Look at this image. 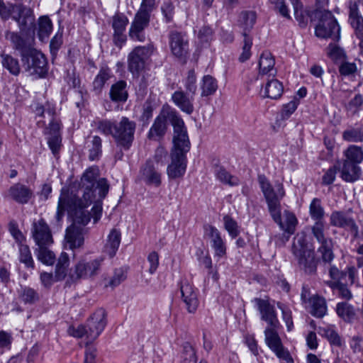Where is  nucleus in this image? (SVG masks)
Wrapping results in <instances>:
<instances>
[{"label":"nucleus","mask_w":363,"mask_h":363,"mask_svg":"<svg viewBox=\"0 0 363 363\" xmlns=\"http://www.w3.org/2000/svg\"><path fill=\"white\" fill-rule=\"evenodd\" d=\"M315 34L320 38H331L334 41L340 40V27L330 11L324 10L321 13Z\"/></svg>","instance_id":"obj_8"},{"label":"nucleus","mask_w":363,"mask_h":363,"mask_svg":"<svg viewBox=\"0 0 363 363\" xmlns=\"http://www.w3.org/2000/svg\"><path fill=\"white\" fill-rule=\"evenodd\" d=\"M128 96V84L125 80H118L111 86L109 97L113 102L125 103Z\"/></svg>","instance_id":"obj_31"},{"label":"nucleus","mask_w":363,"mask_h":363,"mask_svg":"<svg viewBox=\"0 0 363 363\" xmlns=\"http://www.w3.org/2000/svg\"><path fill=\"white\" fill-rule=\"evenodd\" d=\"M275 60L272 54L268 51H264L259 60V74L255 76V80H257L259 76L268 75L274 77L277 70L274 68Z\"/></svg>","instance_id":"obj_30"},{"label":"nucleus","mask_w":363,"mask_h":363,"mask_svg":"<svg viewBox=\"0 0 363 363\" xmlns=\"http://www.w3.org/2000/svg\"><path fill=\"white\" fill-rule=\"evenodd\" d=\"M240 24L243 28L244 45L242 52L240 56V60L245 62L251 56L250 49L252 45V38L247 34L254 26L256 21V13L252 11H245L241 12L240 15Z\"/></svg>","instance_id":"obj_12"},{"label":"nucleus","mask_w":363,"mask_h":363,"mask_svg":"<svg viewBox=\"0 0 363 363\" xmlns=\"http://www.w3.org/2000/svg\"><path fill=\"white\" fill-rule=\"evenodd\" d=\"M336 312L346 322H351L355 317L354 308L346 302L338 303L336 306Z\"/></svg>","instance_id":"obj_44"},{"label":"nucleus","mask_w":363,"mask_h":363,"mask_svg":"<svg viewBox=\"0 0 363 363\" xmlns=\"http://www.w3.org/2000/svg\"><path fill=\"white\" fill-rule=\"evenodd\" d=\"M342 161L359 165L363 162V148L355 145H349L342 152Z\"/></svg>","instance_id":"obj_32"},{"label":"nucleus","mask_w":363,"mask_h":363,"mask_svg":"<svg viewBox=\"0 0 363 363\" xmlns=\"http://www.w3.org/2000/svg\"><path fill=\"white\" fill-rule=\"evenodd\" d=\"M2 65L13 75H18L20 72V66L16 59L11 55L2 54Z\"/></svg>","instance_id":"obj_47"},{"label":"nucleus","mask_w":363,"mask_h":363,"mask_svg":"<svg viewBox=\"0 0 363 363\" xmlns=\"http://www.w3.org/2000/svg\"><path fill=\"white\" fill-rule=\"evenodd\" d=\"M126 279V274L125 271L122 268L116 269L114 271L113 276L110 279L108 284L106 286L111 287H116L118 286L122 281Z\"/></svg>","instance_id":"obj_56"},{"label":"nucleus","mask_w":363,"mask_h":363,"mask_svg":"<svg viewBox=\"0 0 363 363\" xmlns=\"http://www.w3.org/2000/svg\"><path fill=\"white\" fill-rule=\"evenodd\" d=\"M349 21L354 28L356 36L359 39V47L363 49V18L359 12L358 4L356 1L349 3Z\"/></svg>","instance_id":"obj_25"},{"label":"nucleus","mask_w":363,"mask_h":363,"mask_svg":"<svg viewBox=\"0 0 363 363\" xmlns=\"http://www.w3.org/2000/svg\"><path fill=\"white\" fill-rule=\"evenodd\" d=\"M215 175L220 182L229 186H238L240 180L238 177L231 175L223 167H217L215 169Z\"/></svg>","instance_id":"obj_42"},{"label":"nucleus","mask_w":363,"mask_h":363,"mask_svg":"<svg viewBox=\"0 0 363 363\" xmlns=\"http://www.w3.org/2000/svg\"><path fill=\"white\" fill-rule=\"evenodd\" d=\"M88 332L89 330L86 327V325H79L77 328L74 327H69L68 329V333L74 337L77 338H82V337H86V339L88 340ZM89 342L87 341V343Z\"/></svg>","instance_id":"obj_57"},{"label":"nucleus","mask_w":363,"mask_h":363,"mask_svg":"<svg viewBox=\"0 0 363 363\" xmlns=\"http://www.w3.org/2000/svg\"><path fill=\"white\" fill-rule=\"evenodd\" d=\"M20 262L25 264L27 267H33V260L28 246L21 245L19 247Z\"/></svg>","instance_id":"obj_54"},{"label":"nucleus","mask_w":363,"mask_h":363,"mask_svg":"<svg viewBox=\"0 0 363 363\" xmlns=\"http://www.w3.org/2000/svg\"><path fill=\"white\" fill-rule=\"evenodd\" d=\"M291 252L297 259L301 270L308 275L316 274L319 260L314 251L307 248L303 236L297 235L294 238Z\"/></svg>","instance_id":"obj_6"},{"label":"nucleus","mask_w":363,"mask_h":363,"mask_svg":"<svg viewBox=\"0 0 363 363\" xmlns=\"http://www.w3.org/2000/svg\"><path fill=\"white\" fill-rule=\"evenodd\" d=\"M5 38L10 41L14 50L20 52L21 58L25 57L34 48L35 39L33 37H23L18 32L6 30Z\"/></svg>","instance_id":"obj_16"},{"label":"nucleus","mask_w":363,"mask_h":363,"mask_svg":"<svg viewBox=\"0 0 363 363\" xmlns=\"http://www.w3.org/2000/svg\"><path fill=\"white\" fill-rule=\"evenodd\" d=\"M309 214L311 218L315 220L314 224L311 226V233L325 231V210L320 199H313L309 206Z\"/></svg>","instance_id":"obj_21"},{"label":"nucleus","mask_w":363,"mask_h":363,"mask_svg":"<svg viewBox=\"0 0 363 363\" xmlns=\"http://www.w3.org/2000/svg\"><path fill=\"white\" fill-rule=\"evenodd\" d=\"M32 235L38 247L50 245L52 242L50 228L43 219L33 222Z\"/></svg>","instance_id":"obj_26"},{"label":"nucleus","mask_w":363,"mask_h":363,"mask_svg":"<svg viewBox=\"0 0 363 363\" xmlns=\"http://www.w3.org/2000/svg\"><path fill=\"white\" fill-rule=\"evenodd\" d=\"M181 359L180 363H196L197 360L196 351L190 343L184 344Z\"/></svg>","instance_id":"obj_49"},{"label":"nucleus","mask_w":363,"mask_h":363,"mask_svg":"<svg viewBox=\"0 0 363 363\" xmlns=\"http://www.w3.org/2000/svg\"><path fill=\"white\" fill-rule=\"evenodd\" d=\"M311 304V313L316 318H323L327 313L325 299L319 296H313L310 298Z\"/></svg>","instance_id":"obj_39"},{"label":"nucleus","mask_w":363,"mask_h":363,"mask_svg":"<svg viewBox=\"0 0 363 363\" xmlns=\"http://www.w3.org/2000/svg\"><path fill=\"white\" fill-rule=\"evenodd\" d=\"M155 0H142L140 6L135 13L128 30V36L135 42L143 43L146 40L145 29L149 26L151 13Z\"/></svg>","instance_id":"obj_5"},{"label":"nucleus","mask_w":363,"mask_h":363,"mask_svg":"<svg viewBox=\"0 0 363 363\" xmlns=\"http://www.w3.org/2000/svg\"><path fill=\"white\" fill-rule=\"evenodd\" d=\"M96 130L105 135H111L117 146L128 150L134 140L136 123L123 116L119 122L108 119L98 120L94 122Z\"/></svg>","instance_id":"obj_4"},{"label":"nucleus","mask_w":363,"mask_h":363,"mask_svg":"<svg viewBox=\"0 0 363 363\" xmlns=\"http://www.w3.org/2000/svg\"><path fill=\"white\" fill-rule=\"evenodd\" d=\"M284 87L282 84L277 79H267V82L264 86V97L270 98L272 99H279L283 93Z\"/></svg>","instance_id":"obj_35"},{"label":"nucleus","mask_w":363,"mask_h":363,"mask_svg":"<svg viewBox=\"0 0 363 363\" xmlns=\"http://www.w3.org/2000/svg\"><path fill=\"white\" fill-rule=\"evenodd\" d=\"M328 264V274L330 279L325 280L324 284L328 287L335 286L337 284L342 282V279L346 277L347 273L332 263Z\"/></svg>","instance_id":"obj_36"},{"label":"nucleus","mask_w":363,"mask_h":363,"mask_svg":"<svg viewBox=\"0 0 363 363\" xmlns=\"http://www.w3.org/2000/svg\"><path fill=\"white\" fill-rule=\"evenodd\" d=\"M19 296L25 303H33L39 299L38 292L30 287H21L19 291Z\"/></svg>","instance_id":"obj_50"},{"label":"nucleus","mask_w":363,"mask_h":363,"mask_svg":"<svg viewBox=\"0 0 363 363\" xmlns=\"http://www.w3.org/2000/svg\"><path fill=\"white\" fill-rule=\"evenodd\" d=\"M319 333L325 337L331 345L342 347L344 342L337 332L334 329V327L328 326L325 328H320Z\"/></svg>","instance_id":"obj_41"},{"label":"nucleus","mask_w":363,"mask_h":363,"mask_svg":"<svg viewBox=\"0 0 363 363\" xmlns=\"http://www.w3.org/2000/svg\"><path fill=\"white\" fill-rule=\"evenodd\" d=\"M339 171L340 177L347 183H354L360 179L362 172L359 165L342 160Z\"/></svg>","instance_id":"obj_27"},{"label":"nucleus","mask_w":363,"mask_h":363,"mask_svg":"<svg viewBox=\"0 0 363 363\" xmlns=\"http://www.w3.org/2000/svg\"><path fill=\"white\" fill-rule=\"evenodd\" d=\"M174 6L169 0H165L161 7L162 12L166 19V22H170L174 15Z\"/></svg>","instance_id":"obj_63"},{"label":"nucleus","mask_w":363,"mask_h":363,"mask_svg":"<svg viewBox=\"0 0 363 363\" xmlns=\"http://www.w3.org/2000/svg\"><path fill=\"white\" fill-rule=\"evenodd\" d=\"M23 67L30 75L43 77L48 72L47 60L44 55L33 48L25 57H22Z\"/></svg>","instance_id":"obj_9"},{"label":"nucleus","mask_w":363,"mask_h":363,"mask_svg":"<svg viewBox=\"0 0 363 363\" xmlns=\"http://www.w3.org/2000/svg\"><path fill=\"white\" fill-rule=\"evenodd\" d=\"M223 222L225 229L228 232L231 238H236L240 233L237 222L228 215L223 217Z\"/></svg>","instance_id":"obj_52"},{"label":"nucleus","mask_w":363,"mask_h":363,"mask_svg":"<svg viewBox=\"0 0 363 363\" xmlns=\"http://www.w3.org/2000/svg\"><path fill=\"white\" fill-rule=\"evenodd\" d=\"M363 104V97L360 94H356L353 99H352L347 105L346 108L348 111L352 112L353 114L357 113L360 107Z\"/></svg>","instance_id":"obj_58"},{"label":"nucleus","mask_w":363,"mask_h":363,"mask_svg":"<svg viewBox=\"0 0 363 363\" xmlns=\"http://www.w3.org/2000/svg\"><path fill=\"white\" fill-rule=\"evenodd\" d=\"M128 18L123 13H116L112 17V28L113 32H125Z\"/></svg>","instance_id":"obj_51"},{"label":"nucleus","mask_w":363,"mask_h":363,"mask_svg":"<svg viewBox=\"0 0 363 363\" xmlns=\"http://www.w3.org/2000/svg\"><path fill=\"white\" fill-rule=\"evenodd\" d=\"M333 291H338V296L341 298L350 300L352 298V294L347 286L342 282L337 284L335 286L330 287Z\"/></svg>","instance_id":"obj_59"},{"label":"nucleus","mask_w":363,"mask_h":363,"mask_svg":"<svg viewBox=\"0 0 363 363\" xmlns=\"http://www.w3.org/2000/svg\"><path fill=\"white\" fill-rule=\"evenodd\" d=\"M252 301L260 313L261 319L268 324V327L280 326L274 306L271 305L267 300L259 298H255Z\"/></svg>","instance_id":"obj_22"},{"label":"nucleus","mask_w":363,"mask_h":363,"mask_svg":"<svg viewBox=\"0 0 363 363\" xmlns=\"http://www.w3.org/2000/svg\"><path fill=\"white\" fill-rule=\"evenodd\" d=\"M38 37L40 40L48 38L52 30V23L48 16H42L38 18Z\"/></svg>","instance_id":"obj_43"},{"label":"nucleus","mask_w":363,"mask_h":363,"mask_svg":"<svg viewBox=\"0 0 363 363\" xmlns=\"http://www.w3.org/2000/svg\"><path fill=\"white\" fill-rule=\"evenodd\" d=\"M37 257L41 262L47 265H52L55 262V254L45 247V245L38 247Z\"/></svg>","instance_id":"obj_48"},{"label":"nucleus","mask_w":363,"mask_h":363,"mask_svg":"<svg viewBox=\"0 0 363 363\" xmlns=\"http://www.w3.org/2000/svg\"><path fill=\"white\" fill-rule=\"evenodd\" d=\"M317 242L320 244L317 251L320 254L321 261L325 264H330L335 259L333 252V239L325 235V231L312 233Z\"/></svg>","instance_id":"obj_18"},{"label":"nucleus","mask_w":363,"mask_h":363,"mask_svg":"<svg viewBox=\"0 0 363 363\" xmlns=\"http://www.w3.org/2000/svg\"><path fill=\"white\" fill-rule=\"evenodd\" d=\"M141 179L148 185L159 186L161 184V174L155 167L152 161L147 160L140 169Z\"/></svg>","instance_id":"obj_29"},{"label":"nucleus","mask_w":363,"mask_h":363,"mask_svg":"<svg viewBox=\"0 0 363 363\" xmlns=\"http://www.w3.org/2000/svg\"><path fill=\"white\" fill-rule=\"evenodd\" d=\"M102 140L99 136L92 137L90 144L88 145L89 159L90 160H99L102 152Z\"/></svg>","instance_id":"obj_45"},{"label":"nucleus","mask_w":363,"mask_h":363,"mask_svg":"<svg viewBox=\"0 0 363 363\" xmlns=\"http://www.w3.org/2000/svg\"><path fill=\"white\" fill-rule=\"evenodd\" d=\"M218 87L217 80L209 74L203 76L200 83L201 96L205 97L214 94Z\"/></svg>","instance_id":"obj_37"},{"label":"nucleus","mask_w":363,"mask_h":363,"mask_svg":"<svg viewBox=\"0 0 363 363\" xmlns=\"http://www.w3.org/2000/svg\"><path fill=\"white\" fill-rule=\"evenodd\" d=\"M194 96H189V94L182 90H177L172 95L173 103L183 112L190 115L194 111Z\"/></svg>","instance_id":"obj_28"},{"label":"nucleus","mask_w":363,"mask_h":363,"mask_svg":"<svg viewBox=\"0 0 363 363\" xmlns=\"http://www.w3.org/2000/svg\"><path fill=\"white\" fill-rule=\"evenodd\" d=\"M11 18L15 21L21 32L35 25L33 10L22 4H16L12 9Z\"/></svg>","instance_id":"obj_14"},{"label":"nucleus","mask_w":363,"mask_h":363,"mask_svg":"<svg viewBox=\"0 0 363 363\" xmlns=\"http://www.w3.org/2000/svg\"><path fill=\"white\" fill-rule=\"evenodd\" d=\"M121 243V232L115 228L112 229L108 235L107 242L104 246V252L110 257L115 256Z\"/></svg>","instance_id":"obj_34"},{"label":"nucleus","mask_w":363,"mask_h":363,"mask_svg":"<svg viewBox=\"0 0 363 363\" xmlns=\"http://www.w3.org/2000/svg\"><path fill=\"white\" fill-rule=\"evenodd\" d=\"M69 265V256L66 252H62L57 259L55 271V281L63 280L67 276V269Z\"/></svg>","instance_id":"obj_38"},{"label":"nucleus","mask_w":363,"mask_h":363,"mask_svg":"<svg viewBox=\"0 0 363 363\" xmlns=\"http://www.w3.org/2000/svg\"><path fill=\"white\" fill-rule=\"evenodd\" d=\"M277 306L282 312V318L286 325L288 331H291L294 328L291 310L279 303L277 304Z\"/></svg>","instance_id":"obj_61"},{"label":"nucleus","mask_w":363,"mask_h":363,"mask_svg":"<svg viewBox=\"0 0 363 363\" xmlns=\"http://www.w3.org/2000/svg\"><path fill=\"white\" fill-rule=\"evenodd\" d=\"M79 188L82 191L80 199L67 189H62L58 199L55 225H60L65 211L73 217L74 223L67 228L65 240L69 248L74 250L84 244L82 229L77 225H86L93 218L96 223L102 213V201L106 196L109 184L105 178H99L97 167H90L82 174Z\"/></svg>","instance_id":"obj_1"},{"label":"nucleus","mask_w":363,"mask_h":363,"mask_svg":"<svg viewBox=\"0 0 363 363\" xmlns=\"http://www.w3.org/2000/svg\"><path fill=\"white\" fill-rule=\"evenodd\" d=\"M154 46L151 44L135 47L128 56V68L133 74H138L145 67V62L152 54Z\"/></svg>","instance_id":"obj_11"},{"label":"nucleus","mask_w":363,"mask_h":363,"mask_svg":"<svg viewBox=\"0 0 363 363\" xmlns=\"http://www.w3.org/2000/svg\"><path fill=\"white\" fill-rule=\"evenodd\" d=\"M172 54L178 58L184 57L188 52L189 42L184 33L172 30L168 35Z\"/></svg>","instance_id":"obj_19"},{"label":"nucleus","mask_w":363,"mask_h":363,"mask_svg":"<svg viewBox=\"0 0 363 363\" xmlns=\"http://www.w3.org/2000/svg\"><path fill=\"white\" fill-rule=\"evenodd\" d=\"M196 77L194 70L191 69L188 72L187 77L185 80L184 86L187 94L191 96L195 95L197 89Z\"/></svg>","instance_id":"obj_53"},{"label":"nucleus","mask_w":363,"mask_h":363,"mask_svg":"<svg viewBox=\"0 0 363 363\" xmlns=\"http://www.w3.org/2000/svg\"><path fill=\"white\" fill-rule=\"evenodd\" d=\"M167 121L171 123L174 128V145L176 143L178 145V143L184 142L189 138L183 119L174 108L169 106L162 107L147 133V138L152 140L161 139L167 130Z\"/></svg>","instance_id":"obj_3"},{"label":"nucleus","mask_w":363,"mask_h":363,"mask_svg":"<svg viewBox=\"0 0 363 363\" xmlns=\"http://www.w3.org/2000/svg\"><path fill=\"white\" fill-rule=\"evenodd\" d=\"M182 299L187 311L194 313L199 306L197 293L195 288L187 280H182L180 284Z\"/></svg>","instance_id":"obj_23"},{"label":"nucleus","mask_w":363,"mask_h":363,"mask_svg":"<svg viewBox=\"0 0 363 363\" xmlns=\"http://www.w3.org/2000/svg\"><path fill=\"white\" fill-rule=\"evenodd\" d=\"M279 328L267 327L264 330L265 342L279 359L284 360L286 363H294L291 354L281 342L277 332Z\"/></svg>","instance_id":"obj_10"},{"label":"nucleus","mask_w":363,"mask_h":363,"mask_svg":"<svg viewBox=\"0 0 363 363\" xmlns=\"http://www.w3.org/2000/svg\"><path fill=\"white\" fill-rule=\"evenodd\" d=\"M107 324L106 313L104 309L99 308L89 317L86 322L88 342L95 340L104 331Z\"/></svg>","instance_id":"obj_15"},{"label":"nucleus","mask_w":363,"mask_h":363,"mask_svg":"<svg viewBox=\"0 0 363 363\" xmlns=\"http://www.w3.org/2000/svg\"><path fill=\"white\" fill-rule=\"evenodd\" d=\"M258 182L264 194L271 216L280 228L288 234H294L298 223L295 215L291 212H284V220H281V200L285 196L283 184L275 183L272 186L264 174L258 176Z\"/></svg>","instance_id":"obj_2"},{"label":"nucleus","mask_w":363,"mask_h":363,"mask_svg":"<svg viewBox=\"0 0 363 363\" xmlns=\"http://www.w3.org/2000/svg\"><path fill=\"white\" fill-rule=\"evenodd\" d=\"M325 53L334 63L338 64L347 60L345 50L337 42H332L325 48Z\"/></svg>","instance_id":"obj_33"},{"label":"nucleus","mask_w":363,"mask_h":363,"mask_svg":"<svg viewBox=\"0 0 363 363\" xmlns=\"http://www.w3.org/2000/svg\"><path fill=\"white\" fill-rule=\"evenodd\" d=\"M340 64L339 72L342 76H350L357 71V65L354 62H349L345 60Z\"/></svg>","instance_id":"obj_55"},{"label":"nucleus","mask_w":363,"mask_h":363,"mask_svg":"<svg viewBox=\"0 0 363 363\" xmlns=\"http://www.w3.org/2000/svg\"><path fill=\"white\" fill-rule=\"evenodd\" d=\"M112 77V72L108 67H102L92 83L94 90L100 93L106 82Z\"/></svg>","instance_id":"obj_40"},{"label":"nucleus","mask_w":363,"mask_h":363,"mask_svg":"<svg viewBox=\"0 0 363 363\" xmlns=\"http://www.w3.org/2000/svg\"><path fill=\"white\" fill-rule=\"evenodd\" d=\"M190 150V141L187 138L184 142L174 145L171 152V163L167 166V173L170 179L182 177L186 169V153Z\"/></svg>","instance_id":"obj_7"},{"label":"nucleus","mask_w":363,"mask_h":363,"mask_svg":"<svg viewBox=\"0 0 363 363\" xmlns=\"http://www.w3.org/2000/svg\"><path fill=\"white\" fill-rule=\"evenodd\" d=\"M204 236L210 240L211 247L214 250V255L222 257L226 254V245L220 231L214 226L206 224L203 225Z\"/></svg>","instance_id":"obj_20"},{"label":"nucleus","mask_w":363,"mask_h":363,"mask_svg":"<svg viewBox=\"0 0 363 363\" xmlns=\"http://www.w3.org/2000/svg\"><path fill=\"white\" fill-rule=\"evenodd\" d=\"M330 225L347 229L354 240L359 237V227L354 219L342 211H333L330 216Z\"/></svg>","instance_id":"obj_13"},{"label":"nucleus","mask_w":363,"mask_h":363,"mask_svg":"<svg viewBox=\"0 0 363 363\" xmlns=\"http://www.w3.org/2000/svg\"><path fill=\"white\" fill-rule=\"evenodd\" d=\"M102 258L86 260H80L74 267V274L72 275L73 279H87L98 274Z\"/></svg>","instance_id":"obj_17"},{"label":"nucleus","mask_w":363,"mask_h":363,"mask_svg":"<svg viewBox=\"0 0 363 363\" xmlns=\"http://www.w3.org/2000/svg\"><path fill=\"white\" fill-rule=\"evenodd\" d=\"M337 168L335 166L330 167L322 177V184L328 186L332 184L336 178Z\"/></svg>","instance_id":"obj_64"},{"label":"nucleus","mask_w":363,"mask_h":363,"mask_svg":"<svg viewBox=\"0 0 363 363\" xmlns=\"http://www.w3.org/2000/svg\"><path fill=\"white\" fill-rule=\"evenodd\" d=\"M342 139L349 143L363 142V129L350 127L342 132Z\"/></svg>","instance_id":"obj_46"},{"label":"nucleus","mask_w":363,"mask_h":363,"mask_svg":"<svg viewBox=\"0 0 363 363\" xmlns=\"http://www.w3.org/2000/svg\"><path fill=\"white\" fill-rule=\"evenodd\" d=\"M5 197L19 204H26L33 197V191L26 185L16 183L10 186Z\"/></svg>","instance_id":"obj_24"},{"label":"nucleus","mask_w":363,"mask_h":363,"mask_svg":"<svg viewBox=\"0 0 363 363\" xmlns=\"http://www.w3.org/2000/svg\"><path fill=\"white\" fill-rule=\"evenodd\" d=\"M62 33L57 32L51 39L50 43V52L52 56L57 54L61 45H62Z\"/></svg>","instance_id":"obj_60"},{"label":"nucleus","mask_w":363,"mask_h":363,"mask_svg":"<svg viewBox=\"0 0 363 363\" xmlns=\"http://www.w3.org/2000/svg\"><path fill=\"white\" fill-rule=\"evenodd\" d=\"M298 106V102L296 100H292L288 104L284 105L281 112V118L286 120L296 111Z\"/></svg>","instance_id":"obj_62"}]
</instances>
